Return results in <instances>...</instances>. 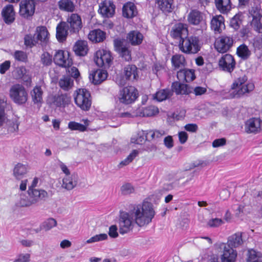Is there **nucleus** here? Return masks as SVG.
Listing matches in <instances>:
<instances>
[{
  "mask_svg": "<svg viewBox=\"0 0 262 262\" xmlns=\"http://www.w3.org/2000/svg\"><path fill=\"white\" fill-rule=\"evenodd\" d=\"M130 210L135 223L139 227H143L150 223L155 214L152 204L148 202H144L142 205H136Z\"/></svg>",
  "mask_w": 262,
  "mask_h": 262,
  "instance_id": "f257e3e1",
  "label": "nucleus"
},
{
  "mask_svg": "<svg viewBox=\"0 0 262 262\" xmlns=\"http://www.w3.org/2000/svg\"><path fill=\"white\" fill-rule=\"evenodd\" d=\"M179 48L183 53L186 54H195L201 49L199 37L195 35L187 36L179 41Z\"/></svg>",
  "mask_w": 262,
  "mask_h": 262,
  "instance_id": "f03ea898",
  "label": "nucleus"
},
{
  "mask_svg": "<svg viewBox=\"0 0 262 262\" xmlns=\"http://www.w3.org/2000/svg\"><path fill=\"white\" fill-rule=\"evenodd\" d=\"M232 89L234 90V97H239L246 93L252 91L254 89V85L251 82H247V77L246 75L239 77L234 80L232 85Z\"/></svg>",
  "mask_w": 262,
  "mask_h": 262,
  "instance_id": "7ed1b4c3",
  "label": "nucleus"
},
{
  "mask_svg": "<svg viewBox=\"0 0 262 262\" xmlns=\"http://www.w3.org/2000/svg\"><path fill=\"white\" fill-rule=\"evenodd\" d=\"M9 96L12 100L18 105L24 104L28 98L26 88L20 84H15L11 87Z\"/></svg>",
  "mask_w": 262,
  "mask_h": 262,
  "instance_id": "20e7f679",
  "label": "nucleus"
},
{
  "mask_svg": "<svg viewBox=\"0 0 262 262\" xmlns=\"http://www.w3.org/2000/svg\"><path fill=\"white\" fill-rule=\"evenodd\" d=\"M74 101L82 110L89 111L92 105L90 93L85 89H79L75 93Z\"/></svg>",
  "mask_w": 262,
  "mask_h": 262,
  "instance_id": "39448f33",
  "label": "nucleus"
},
{
  "mask_svg": "<svg viewBox=\"0 0 262 262\" xmlns=\"http://www.w3.org/2000/svg\"><path fill=\"white\" fill-rule=\"evenodd\" d=\"M138 97V91L132 86L124 87L119 92V100L121 103L129 104L133 103Z\"/></svg>",
  "mask_w": 262,
  "mask_h": 262,
  "instance_id": "423d86ee",
  "label": "nucleus"
},
{
  "mask_svg": "<svg viewBox=\"0 0 262 262\" xmlns=\"http://www.w3.org/2000/svg\"><path fill=\"white\" fill-rule=\"evenodd\" d=\"M133 221L130 210L128 212H121L119 222L120 233L124 234L132 230L134 227Z\"/></svg>",
  "mask_w": 262,
  "mask_h": 262,
  "instance_id": "0eeeda50",
  "label": "nucleus"
},
{
  "mask_svg": "<svg viewBox=\"0 0 262 262\" xmlns=\"http://www.w3.org/2000/svg\"><path fill=\"white\" fill-rule=\"evenodd\" d=\"M70 34H77L82 28L81 16L77 13H72L69 15L66 21Z\"/></svg>",
  "mask_w": 262,
  "mask_h": 262,
  "instance_id": "6e6552de",
  "label": "nucleus"
},
{
  "mask_svg": "<svg viewBox=\"0 0 262 262\" xmlns=\"http://www.w3.org/2000/svg\"><path fill=\"white\" fill-rule=\"evenodd\" d=\"M53 60L54 63L59 67L69 68L73 64V60L68 51L58 50L54 54Z\"/></svg>",
  "mask_w": 262,
  "mask_h": 262,
  "instance_id": "1a4fd4ad",
  "label": "nucleus"
},
{
  "mask_svg": "<svg viewBox=\"0 0 262 262\" xmlns=\"http://www.w3.org/2000/svg\"><path fill=\"white\" fill-rule=\"evenodd\" d=\"M112 59L110 51L104 49L97 51L94 57V61L99 67L108 68Z\"/></svg>",
  "mask_w": 262,
  "mask_h": 262,
  "instance_id": "9d476101",
  "label": "nucleus"
},
{
  "mask_svg": "<svg viewBox=\"0 0 262 262\" xmlns=\"http://www.w3.org/2000/svg\"><path fill=\"white\" fill-rule=\"evenodd\" d=\"M170 35L172 38L181 41L188 35V25L181 23L176 24L172 27Z\"/></svg>",
  "mask_w": 262,
  "mask_h": 262,
  "instance_id": "9b49d317",
  "label": "nucleus"
},
{
  "mask_svg": "<svg viewBox=\"0 0 262 262\" xmlns=\"http://www.w3.org/2000/svg\"><path fill=\"white\" fill-rule=\"evenodd\" d=\"M236 62L230 54L223 55L219 61V68L223 71L231 73L235 68Z\"/></svg>",
  "mask_w": 262,
  "mask_h": 262,
  "instance_id": "f8f14e48",
  "label": "nucleus"
},
{
  "mask_svg": "<svg viewBox=\"0 0 262 262\" xmlns=\"http://www.w3.org/2000/svg\"><path fill=\"white\" fill-rule=\"evenodd\" d=\"M115 50L118 53L120 56L126 61L132 59L131 52L128 48L124 45L123 39L120 38L114 40Z\"/></svg>",
  "mask_w": 262,
  "mask_h": 262,
  "instance_id": "ddd939ff",
  "label": "nucleus"
},
{
  "mask_svg": "<svg viewBox=\"0 0 262 262\" xmlns=\"http://www.w3.org/2000/svg\"><path fill=\"white\" fill-rule=\"evenodd\" d=\"M233 40L232 37L227 36H222L215 42L214 47L220 53H225L232 47Z\"/></svg>",
  "mask_w": 262,
  "mask_h": 262,
  "instance_id": "4468645a",
  "label": "nucleus"
},
{
  "mask_svg": "<svg viewBox=\"0 0 262 262\" xmlns=\"http://www.w3.org/2000/svg\"><path fill=\"white\" fill-rule=\"evenodd\" d=\"M34 0H23L19 4V14L25 18L32 16L35 11Z\"/></svg>",
  "mask_w": 262,
  "mask_h": 262,
  "instance_id": "2eb2a0df",
  "label": "nucleus"
},
{
  "mask_svg": "<svg viewBox=\"0 0 262 262\" xmlns=\"http://www.w3.org/2000/svg\"><path fill=\"white\" fill-rule=\"evenodd\" d=\"M245 129L248 134H257L262 130V121L259 118H250L246 122Z\"/></svg>",
  "mask_w": 262,
  "mask_h": 262,
  "instance_id": "dca6fc26",
  "label": "nucleus"
},
{
  "mask_svg": "<svg viewBox=\"0 0 262 262\" xmlns=\"http://www.w3.org/2000/svg\"><path fill=\"white\" fill-rule=\"evenodd\" d=\"M70 101V98L66 94L50 95L47 100L49 105H55L57 107L64 106Z\"/></svg>",
  "mask_w": 262,
  "mask_h": 262,
  "instance_id": "f3484780",
  "label": "nucleus"
},
{
  "mask_svg": "<svg viewBox=\"0 0 262 262\" xmlns=\"http://www.w3.org/2000/svg\"><path fill=\"white\" fill-rule=\"evenodd\" d=\"M115 6L110 1H104L99 4L98 12L105 17H111L115 13Z\"/></svg>",
  "mask_w": 262,
  "mask_h": 262,
  "instance_id": "a211bd4d",
  "label": "nucleus"
},
{
  "mask_svg": "<svg viewBox=\"0 0 262 262\" xmlns=\"http://www.w3.org/2000/svg\"><path fill=\"white\" fill-rule=\"evenodd\" d=\"M252 17L251 25L256 32L262 33V15L257 10L252 8L249 12Z\"/></svg>",
  "mask_w": 262,
  "mask_h": 262,
  "instance_id": "6ab92c4d",
  "label": "nucleus"
},
{
  "mask_svg": "<svg viewBox=\"0 0 262 262\" xmlns=\"http://www.w3.org/2000/svg\"><path fill=\"white\" fill-rule=\"evenodd\" d=\"M28 194L30 196L31 203L33 205L36 204L39 201L48 197V192L43 189H28Z\"/></svg>",
  "mask_w": 262,
  "mask_h": 262,
  "instance_id": "aec40b11",
  "label": "nucleus"
},
{
  "mask_svg": "<svg viewBox=\"0 0 262 262\" xmlns=\"http://www.w3.org/2000/svg\"><path fill=\"white\" fill-rule=\"evenodd\" d=\"M56 37L59 42H62L64 41L70 34L68 26L64 21L60 22L56 27Z\"/></svg>",
  "mask_w": 262,
  "mask_h": 262,
  "instance_id": "412c9836",
  "label": "nucleus"
},
{
  "mask_svg": "<svg viewBox=\"0 0 262 262\" xmlns=\"http://www.w3.org/2000/svg\"><path fill=\"white\" fill-rule=\"evenodd\" d=\"M78 180V176L75 173L65 176L62 179V187L67 190H71L76 186Z\"/></svg>",
  "mask_w": 262,
  "mask_h": 262,
  "instance_id": "4be33fe9",
  "label": "nucleus"
},
{
  "mask_svg": "<svg viewBox=\"0 0 262 262\" xmlns=\"http://www.w3.org/2000/svg\"><path fill=\"white\" fill-rule=\"evenodd\" d=\"M107 77L106 71L98 69L90 74L89 78L90 81L94 84H99L104 81Z\"/></svg>",
  "mask_w": 262,
  "mask_h": 262,
  "instance_id": "5701e85b",
  "label": "nucleus"
},
{
  "mask_svg": "<svg viewBox=\"0 0 262 262\" xmlns=\"http://www.w3.org/2000/svg\"><path fill=\"white\" fill-rule=\"evenodd\" d=\"M2 15L6 24H12L15 20V12L13 5L9 4L6 6L2 10Z\"/></svg>",
  "mask_w": 262,
  "mask_h": 262,
  "instance_id": "b1692460",
  "label": "nucleus"
},
{
  "mask_svg": "<svg viewBox=\"0 0 262 262\" xmlns=\"http://www.w3.org/2000/svg\"><path fill=\"white\" fill-rule=\"evenodd\" d=\"M177 78L180 81L189 82L195 78L194 71L191 69H181L177 72Z\"/></svg>",
  "mask_w": 262,
  "mask_h": 262,
  "instance_id": "393cba45",
  "label": "nucleus"
},
{
  "mask_svg": "<svg viewBox=\"0 0 262 262\" xmlns=\"http://www.w3.org/2000/svg\"><path fill=\"white\" fill-rule=\"evenodd\" d=\"M204 15L201 11L192 10L188 15L187 20L190 24L196 26L204 21Z\"/></svg>",
  "mask_w": 262,
  "mask_h": 262,
  "instance_id": "a878e982",
  "label": "nucleus"
},
{
  "mask_svg": "<svg viewBox=\"0 0 262 262\" xmlns=\"http://www.w3.org/2000/svg\"><path fill=\"white\" fill-rule=\"evenodd\" d=\"M171 88L172 92H175L177 95H187L192 91V89L188 84L177 81L172 83Z\"/></svg>",
  "mask_w": 262,
  "mask_h": 262,
  "instance_id": "bb28decb",
  "label": "nucleus"
},
{
  "mask_svg": "<svg viewBox=\"0 0 262 262\" xmlns=\"http://www.w3.org/2000/svg\"><path fill=\"white\" fill-rule=\"evenodd\" d=\"M223 254L221 257L222 262H234L237 256V253L232 248L224 245Z\"/></svg>",
  "mask_w": 262,
  "mask_h": 262,
  "instance_id": "cd10ccee",
  "label": "nucleus"
},
{
  "mask_svg": "<svg viewBox=\"0 0 262 262\" xmlns=\"http://www.w3.org/2000/svg\"><path fill=\"white\" fill-rule=\"evenodd\" d=\"M35 35L38 42L40 41V43L46 44L49 39L50 34L45 26H39L36 29Z\"/></svg>",
  "mask_w": 262,
  "mask_h": 262,
  "instance_id": "c85d7f7f",
  "label": "nucleus"
},
{
  "mask_svg": "<svg viewBox=\"0 0 262 262\" xmlns=\"http://www.w3.org/2000/svg\"><path fill=\"white\" fill-rule=\"evenodd\" d=\"M125 78L128 80L134 81L138 78V69L135 65L129 64L124 68Z\"/></svg>",
  "mask_w": 262,
  "mask_h": 262,
  "instance_id": "c756f323",
  "label": "nucleus"
},
{
  "mask_svg": "<svg viewBox=\"0 0 262 262\" xmlns=\"http://www.w3.org/2000/svg\"><path fill=\"white\" fill-rule=\"evenodd\" d=\"M158 8L165 14L172 12L174 8L173 0H156Z\"/></svg>",
  "mask_w": 262,
  "mask_h": 262,
  "instance_id": "7c9ffc66",
  "label": "nucleus"
},
{
  "mask_svg": "<svg viewBox=\"0 0 262 262\" xmlns=\"http://www.w3.org/2000/svg\"><path fill=\"white\" fill-rule=\"evenodd\" d=\"M59 9L63 12L73 13L76 6L72 0H59L57 3Z\"/></svg>",
  "mask_w": 262,
  "mask_h": 262,
  "instance_id": "2f4dec72",
  "label": "nucleus"
},
{
  "mask_svg": "<svg viewBox=\"0 0 262 262\" xmlns=\"http://www.w3.org/2000/svg\"><path fill=\"white\" fill-rule=\"evenodd\" d=\"M73 50L75 54L77 56H85L88 51L87 42L84 40H78L76 41L73 47Z\"/></svg>",
  "mask_w": 262,
  "mask_h": 262,
  "instance_id": "473e14b6",
  "label": "nucleus"
},
{
  "mask_svg": "<svg viewBox=\"0 0 262 262\" xmlns=\"http://www.w3.org/2000/svg\"><path fill=\"white\" fill-rule=\"evenodd\" d=\"M28 169V165L18 163L14 167L13 176L16 179L18 180H21L27 174Z\"/></svg>",
  "mask_w": 262,
  "mask_h": 262,
  "instance_id": "72a5a7b5",
  "label": "nucleus"
},
{
  "mask_svg": "<svg viewBox=\"0 0 262 262\" xmlns=\"http://www.w3.org/2000/svg\"><path fill=\"white\" fill-rule=\"evenodd\" d=\"M106 37L105 32L100 29H95L90 32L88 35L89 39L93 42L103 41Z\"/></svg>",
  "mask_w": 262,
  "mask_h": 262,
  "instance_id": "f704fd0d",
  "label": "nucleus"
},
{
  "mask_svg": "<svg viewBox=\"0 0 262 262\" xmlns=\"http://www.w3.org/2000/svg\"><path fill=\"white\" fill-rule=\"evenodd\" d=\"M211 28L215 32H220L225 28L224 18L221 15L214 16L211 21Z\"/></svg>",
  "mask_w": 262,
  "mask_h": 262,
  "instance_id": "c9c22d12",
  "label": "nucleus"
},
{
  "mask_svg": "<svg viewBox=\"0 0 262 262\" xmlns=\"http://www.w3.org/2000/svg\"><path fill=\"white\" fill-rule=\"evenodd\" d=\"M243 243L242 233L238 232L229 237L227 247L233 249V248L238 247Z\"/></svg>",
  "mask_w": 262,
  "mask_h": 262,
  "instance_id": "e433bc0d",
  "label": "nucleus"
},
{
  "mask_svg": "<svg viewBox=\"0 0 262 262\" xmlns=\"http://www.w3.org/2000/svg\"><path fill=\"white\" fill-rule=\"evenodd\" d=\"M143 38V35L138 31H132L127 36V39L133 46L141 44Z\"/></svg>",
  "mask_w": 262,
  "mask_h": 262,
  "instance_id": "4c0bfd02",
  "label": "nucleus"
},
{
  "mask_svg": "<svg viewBox=\"0 0 262 262\" xmlns=\"http://www.w3.org/2000/svg\"><path fill=\"white\" fill-rule=\"evenodd\" d=\"M122 13L124 17L132 18L137 15V11L133 3H128L123 6Z\"/></svg>",
  "mask_w": 262,
  "mask_h": 262,
  "instance_id": "58836bf2",
  "label": "nucleus"
},
{
  "mask_svg": "<svg viewBox=\"0 0 262 262\" xmlns=\"http://www.w3.org/2000/svg\"><path fill=\"white\" fill-rule=\"evenodd\" d=\"M172 66L174 70L183 68L186 64V60L184 56L181 54H175L171 57Z\"/></svg>",
  "mask_w": 262,
  "mask_h": 262,
  "instance_id": "ea45409f",
  "label": "nucleus"
},
{
  "mask_svg": "<svg viewBox=\"0 0 262 262\" xmlns=\"http://www.w3.org/2000/svg\"><path fill=\"white\" fill-rule=\"evenodd\" d=\"M31 95L34 104L42 103L43 91L40 86H35L31 92Z\"/></svg>",
  "mask_w": 262,
  "mask_h": 262,
  "instance_id": "a19ab883",
  "label": "nucleus"
},
{
  "mask_svg": "<svg viewBox=\"0 0 262 262\" xmlns=\"http://www.w3.org/2000/svg\"><path fill=\"white\" fill-rule=\"evenodd\" d=\"M217 10L222 13H226L231 8L230 0H215Z\"/></svg>",
  "mask_w": 262,
  "mask_h": 262,
  "instance_id": "79ce46f5",
  "label": "nucleus"
},
{
  "mask_svg": "<svg viewBox=\"0 0 262 262\" xmlns=\"http://www.w3.org/2000/svg\"><path fill=\"white\" fill-rule=\"evenodd\" d=\"M138 115L142 117H151L159 113L158 108L153 105L148 106L139 111Z\"/></svg>",
  "mask_w": 262,
  "mask_h": 262,
  "instance_id": "37998d69",
  "label": "nucleus"
},
{
  "mask_svg": "<svg viewBox=\"0 0 262 262\" xmlns=\"http://www.w3.org/2000/svg\"><path fill=\"white\" fill-rule=\"evenodd\" d=\"M244 15L239 12L232 17L230 21V26L235 30H237L242 24Z\"/></svg>",
  "mask_w": 262,
  "mask_h": 262,
  "instance_id": "c03bdc74",
  "label": "nucleus"
},
{
  "mask_svg": "<svg viewBox=\"0 0 262 262\" xmlns=\"http://www.w3.org/2000/svg\"><path fill=\"white\" fill-rule=\"evenodd\" d=\"M19 122L17 119L13 118L11 120H7L4 126L7 128L8 133H14L18 130Z\"/></svg>",
  "mask_w": 262,
  "mask_h": 262,
  "instance_id": "a18cd8bd",
  "label": "nucleus"
},
{
  "mask_svg": "<svg viewBox=\"0 0 262 262\" xmlns=\"http://www.w3.org/2000/svg\"><path fill=\"white\" fill-rule=\"evenodd\" d=\"M172 92L169 89H163L158 91L153 95L154 99L158 101H162L170 97Z\"/></svg>",
  "mask_w": 262,
  "mask_h": 262,
  "instance_id": "49530a36",
  "label": "nucleus"
},
{
  "mask_svg": "<svg viewBox=\"0 0 262 262\" xmlns=\"http://www.w3.org/2000/svg\"><path fill=\"white\" fill-rule=\"evenodd\" d=\"M236 53L243 59H247L251 54L248 47L245 44L241 45L237 48Z\"/></svg>",
  "mask_w": 262,
  "mask_h": 262,
  "instance_id": "de8ad7c7",
  "label": "nucleus"
},
{
  "mask_svg": "<svg viewBox=\"0 0 262 262\" xmlns=\"http://www.w3.org/2000/svg\"><path fill=\"white\" fill-rule=\"evenodd\" d=\"M73 84V80L70 77L65 76L61 78L59 81L60 87L64 90L71 89Z\"/></svg>",
  "mask_w": 262,
  "mask_h": 262,
  "instance_id": "09e8293b",
  "label": "nucleus"
},
{
  "mask_svg": "<svg viewBox=\"0 0 262 262\" xmlns=\"http://www.w3.org/2000/svg\"><path fill=\"white\" fill-rule=\"evenodd\" d=\"M38 42L35 34L34 35L31 34H27L24 37L25 45L28 47L32 48L36 46Z\"/></svg>",
  "mask_w": 262,
  "mask_h": 262,
  "instance_id": "8fccbe9b",
  "label": "nucleus"
},
{
  "mask_svg": "<svg viewBox=\"0 0 262 262\" xmlns=\"http://www.w3.org/2000/svg\"><path fill=\"white\" fill-rule=\"evenodd\" d=\"M68 128L71 130H78L82 132L86 130V125L75 121H70L68 123Z\"/></svg>",
  "mask_w": 262,
  "mask_h": 262,
  "instance_id": "3c124183",
  "label": "nucleus"
},
{
  "mask_svg": "<svg viewBox=\"0 0 262 262\" xmlns=\"http://www.w3.org/2000/svg\"><path fill=\"white\" fill-rule=\"evenodd\" d=\"M138 154L139 151L137 150H133L126 158L120 163L119 166L122 167L128 165L137 156Z\"/></svg>",
  "mask_w": 262,
  "mask_h": 262,
  "instance_id": "603ef678",
  "label": "nucleus"
},
{
  "mask_svg": "<svg viewBox=\"0 0 262 262\" xmlns=\"http://www.w3.org/2000/svg\"><path fill=\"white\" fill-rule=\"evenodd\" d=\"M145 140V132L143 130L139 132L137 136L131 138V142L137 144H142Z\"/></svg>",
  "mask_w": 262,
  "mask_h": 262,
  "instance_id": "864d4df0",
  "label": "nucleus"
},
{
  "mask_svg": "<svg viewBox=\"0 0 262 262\" xmlns=\"http://www.w3.org/2000/svg\"><path fill=\"white\" fill-rule=\"evenodd\" d=\"M40 62L43 66H50L52 63V56L48 52H43L40 56Z\"/></svg>",
  "mask_w": 262,
  "mask_h": 262,
  "instance_id": "5fc2aeb1",
  "label": "nucleus"
},
{
  "mask_svg": "<svg viewBox=\"0 0 262 262\" xmlns=\"http://www.w3.org/2000/svg\"><path fill=\"white\" fill-rule=\"evenodd\" d=\"M56 225V221L53 218H50L42 224L40 229L48 231Z\"/></svg>",
  "mask_w": 262,
  "mask_h": 262,
  "instance_id": "6e6d98bb",
  "label": "nucleus"
},
{
  "mask_svg": "<svg viewBox=\"0 0 262 262\" xmlns=\"http://www.w3.org/2000/svg\"><path fill=\"white\" fill-rule=\"evenodd\" d=\"M108 236L105 233H101L97 234L88 239L86 242L87 244H91L95 242H98L104 241L107 239Z\"/></svg>",
  "mask_w": 262,
  "mask_h": 262,
  "instance_id": "4d7b16f0",
  "label": "nucleus"
},
{
  "mask_svg": "<svg viewBox=\"0 0 262 262\" xmlns=\"http://www.w3.org/2000/svg\"><path fill=\"white\" fill-rule=\"evenodd\" d=\"M247 261L248 262H254L261 260L259 256L254 250L250 249L248 250L247 254Z\"/></svg>",
  "mask_w": 262,
  "mask_h": 262,
  "instance_id": "13d9d810",
  "label": "nucleus"
},
{
  "mask_svg": "<svg viewBox=\"0 0 262 262\" xmlns=\"http://www.w3.org/2000/svg\"><path fill=\"white\" fill-rule=\"evenodd\" d=\"M18 205L20 207H29L32 205L30 196L25 195H20V200L18 203Z\"/></svg>",
  "mask_w": 262,
  "mask_h": 262,
  "instance_id": "bf43d9fd",
  "label": "nucleus"
},
{
  "mask_svg": "<svg viewBox=\"0 0 262 262\" xmlns=\"http://www.w3.org/2000/svg\"><path fill=\"white\" fill-rule=\"evenodd\" d=\"M15 60L26 62L27 60V55L26 52L22 51H16L13 55Z\"/></svg>",
  "mask_w": 262,
  "mask_h": 262,
  "instance_id": "052dcab7",
  "label": "nucleus"
},
{
  "mask_svg": "<svg viewBox=\"0 0 262 262\" xmlns=\"http://www.w3.org/2000/svg\"><path fill=\"white\" fill-rule=\"evenodd\" d=\"M224 224V220L221 219L214 218L210 220L207 223V225L212 228L218 227Z\"/></svg>",
  "mask_w": 262,
  "mask_h": 262,
  "instance_id": "680f3d73",
  "label": "nucleus"
},
{
  "mask_svg": "<svg viewBox=\"0 0 262 262\" xmlns=\"http://www.w3.org/2000/svg\"><path fill=\"white\" fill-rule=\"evenodd\" d=\"M7 115L5 113V106L3 105H0V127L3 126L7 120Z\"/></svg>",
  "mask_w": 262,
  "mask_h": 262,
  "instance_id": "e2e57ef3",
  "label": "nucleus"
},
{
  "mask_svg": "<svg viewBox=\"0 0 262 262\" xmlns=\"http://www.w3.org/2000/svg\"><path fill=\"white\" fill-rule=\"evenodd\" d=\"M121 190L123 194L126 195L133 193L134 188L131 184L126 183L121 187Z\"/></svg>",
  "mask_w": 262,
  "mask_h": 262,
  "instance_id": "0e129e2a",
  "label": "nucleus"
},
{
  "mask_svg": "<svg viewBox=\"0 0 262 262\" xmlns=\"http://www.w3.org/2000/svg\"><path fill=\"white\" fill-rule=\"evenodd\" d=\"M118 228L116 225H112L109 228L108 235L112 238H116L118 236Z\"/></svg>",
  "mask_w": 262,
  "mask_h": 262,
  "instance_id": "69168bd1",
  "label": "nucleus"
},
{
  "mask_svg": "<svg viewBox=\"0 0 262 262\" xmlns=\"http://www.w3.org/2000/svg\"><path fill=\"white\" fill-rule=\"evenodd\" d=\"M30 255L29 254H20L18 258L13 262H29L30 261Z\"/></svg>",
  "mask_w": 262,
  "mask_h": 262,
  "instance_id": "338daca9",
  "label": "nucleus"
},
{
  "mask_svg": "<svg viewBox=\"0 0 262 262\" xmlns=\"http://www.w3.org/2000/svg\"><path fill=\"white\" fill-rule=\"evenodd\" d=\"M10 67V61L6 60L0 66V73L2 74H5L6 72Z\"/></svg>",
  "mask_w": 262,
  "mask_h": 262,
  "instance_id": "774afa93",
  "label": "nucleus"
}]
</instances>
